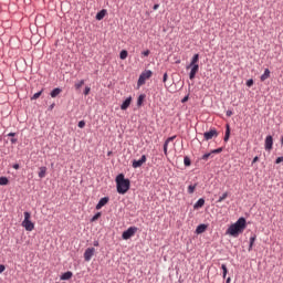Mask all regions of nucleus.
<instances>
[{
    "label": "nucleus",
    "mask_w": 283,
    "mask_h": 283,
    "mask_svg": "<svg viewBox=\"0 0 283 283\" xmlns=\"http://www.w3.org/2000/svg\"><path fill=\"white\" fill-rule=\"evenodd\" d=\"M77 127H80V129H83V127H85V120H80Z\"/></svg>",
    "instance_id": "e433bc0d"
},
{
    "label": "nucleus",
    "mask_w": 283,
    "mask_h": 283,
    "mask_svg": "<svg viewBox=\"0 0 283 283\" xmlns=\"http://www.w3.org/2000/svg\"><path fill=\"white\" fill-rule=\"evenodd\" d=\"M247 86L248 87H253V80H248L247 81Z\"/></svg>",
    "instance_id": "58836bf2"
},
{
    "label": "nucleus",
    "mask_w": 283,
    "mask_h": 283,
    "mask_svg": "<svg viewBox=\"0 0 283 283\" xmlns=\"http://www.w3.org/2000/svg\"><path fill=\"white\" fill-rule=\"evenodd\" d=\"M94 247H98V241H94Z\"/></svg>",
    "instance_id": "3c124183"
},
{
    "label": "nucleus",
    "mask_w": 283,
    "mask_h": 283,
    "mask_svg": "<svg viewBox=\"0 0 283 283\" xmlns=\"http://www.w3.org/2000/svg\"><path fill=\"white\" fill-rule=\"evenodd\" d=\"M30 218H32V214L25 211L24 220L22 221V227L25 229V231H34V222H32Z\"/></svg>",
    "instance_id": "20e7f679"
},
{
    "label": "nucleus",
    "mask_w": 283,
    "mask_h": 283,
    "mask_svg": "<svg viewBox=\"0 0 283 283\" xmlns=\"http://www.w3.org/2000/svg\"><path fill=\"white\" fill-rule=\"evenodd\" d=\"M72 275H74V274L72 272L67 271L61 275V280H72Z\"/></svg>",
    "instance_id": "b1692460"
},
{
    "label": "nucleus",
    "mask_w": 283,
    "mask_h": 283,
    "mask_svg": "<svg viewBox=\"0 0 283 283\" xmlns=\"http://www.w3.org/2000/svg\"><path fill=\"white\" fill-rule=\"evenodd\" d=\"M260 160L259 157H254L253 160H252V165H255V163H258Z\"/></svg>",
    "instance_id": "a18cd8bd"
},
{
    "label": "nucleus",
    "mask_w": 283,
    "mask_h": 283,
    "mask_svg": "<svg viewBox=\"0 0 283 283\" xmlns=\"http://www.w3.org/2000/svg\"><path fill=\"white\" fill-rule=\"evenodd\" d=\"M153 72L151 71H144L140 75H139V78H138V82H137V86L138 87H142V85H145V82L147 80H149L150 76H153Z\"/></svg>",
    "instance_id": "39448f33"
},
{
    "label": "nucleus",
    "mask_w": 283,
    "mask_h": 283,
    "mask_svg": "<svg viewBox=\"0 0 283 283\" xmlns=\"http://www.w3.org/2000/svg\"><path fill=\"white\" fill-rule=\"evenodd\" d=\"M90 92H92V88L90 86H86L84 90V96H88Z\"/></svg>",
    "instance_id": "f704fd0d"
},
{
    "label": "nucleus",
    "mask_w": 283,
    "mask_h": 283,
    "mask_svg": "<svg viewBox=\"0 0 283 283\" xmlns=\"http://www.w3.org/2000/svg\"><path fill=\"white\" fill-rule=\"evenodd\" d=\"M255 235H252L251 238H250V245H249V249H248V251H252V249H253V244H255Z\"/></svg>",
    "instance_id": "a878e982"
},
{
    "label": "nucleus",
    "mask_w": 283,
    "mask_h": 283,
    "mask_svg": "<svg viewBox=\"0 0 283 283\" xmlns=\"http://www.w3.org/2000/svg\"><path fill=\"white\" fill-rule=\"evenodd\" d=\"M129 105H132V96L127 97L123 104L120 105V109H123L125 112V109H127L129 107Z\"/></svg>",
    "instance_id": "4468645a"
},
{
    "label": "nucleus",
    "mask_w": 283,
    "mask_h": 283,
    "mask_svg": "<svg viewBox=\"0 0 283 283\" xmlns=\"http://www.w3.org/2000/svg\"><path fill=\"white\" fill-rule=\"evenodd\" d=\"M3 271H6V265L0 264V274L3 273Z\"/></svg>",
    "instance_id": "37998d69"
},
{
    "label": "nucleus",
    "mask_w": 283,
    "mask_h": 283,
    "mask_svg": "<svg viewBox=\"0 0 283 283\" xmlns=\"http://www.w3.org/2000/svg\"><path fill=\"white\" fill-rule=\"evenodd\" d=\"M59 94H61V88H54L51 92V98H56V96H59Z\"/></svg>",
    "instance_id": "393cba45"
},
{
    "label": "nucleus",
    "mask_w": 283,
    "mask_h": 283,
    "mask_svg": "<svg viewBox=\"0 0 283 283\" xmlns=\"http://www.w3.org/2000/svg\"><path fill=\"white\" fill-rule=\"evenodd\" d=\"M226 116H228V117L233 116V112L232 111H227Z\"/></svg>",
    "instance_id": "79ce46f5"
},
{
    "label": "nucleus",
    "mask_w": 283,
    "mask_h": 283,
    "mask_svg": "<svg viewBox=\"0 0 283 283\" xmlns=\"http://www.w3.org/2000/svg\"><path fill=\"white\" fill-rule=\"evenodd\" d=\"M105 14H107L106 10H102L96 14V19L97 21H103V19H105Z\"/></svg>",
    "instance_id": "4be33fe9"
},
{
    "label": "nucleus",
    "mask_w": 283,
    "mask_h": 283,
    "mask_svg": "<svg viewBox=\"0 0 283 283\" xmlns=\"http://www.w3.org/2000/svg\"><path fill=\"white\" fill-rule=\"evenodd\" d=\"M271 71L269 69H265L264 73L261 75V81L264 82L266 78H270Z\"/></svg>",
    "instance_id": "412c9836"
},
{
    "label": "nucleus",
    "mask_w": 283,
    "mask_h": 283,
    "mask_svg": "<svg viewBox=\"0 0 283 283\" xmlns=\"http://www.w3.org/2000/svg\"><path fill=\"white\" fill-rule=\"evenodd\" d=\"M221 269H222V271H223V277H227V273H228L227 265H226V264H222V265H221Z\"/></svg>",
    "instance_id": "c9c22d12"
},
{
    "label": "nucleus",
    "mask_w": 283,
    "mask_h": 283,
    "mask_svg": "<svg viewBox=\"0 0 283 283\" xmlns=\"http://www.w3.org/2000/svg\"><path fill=\"white\" fill-rule=\"evenodd\" d=\"M229 198V192H224L219 199L218 202H223V200H227Z\"/></svg>",
    "instance_id": "473e14b6"
},
{
    "label": "nucleus",
    "mask_w": 283,
    "mask_h": 283,
    "mask_svg": "<svg viewBox=\"0 0 283 283\" xmlns=\"http://www.w3.org/2000/svg\"><path fill=\"white\" fill-rule=\"evenodd\" d=\"M138 231L136 227H129L126 231L123 232L122 238L123 240H129V238H134Z\"/></svg>",
    "instance_id": "423d86ee"
},
{
    "label": "nucleus",
    "mask_w": 283,
    "mask_h": 283,
    "mask_svg": "<svg viewBox=\"0 0 283 283\" xmlns=\"http://www.w3.org/2000/svg\"><path fill=\"white\" fill-rule=\"evenodd\" d=\"M95 252H96V249H94V248L86 249L84 252L85 262H90V260H92V258L94 256Z\"/></svg>",
    "instance_id": "6e6552de"
},
{
    "label": "nucleus",
    "mask_w": 283,
    "mask_h": 283,
    "mask_svg": "<svg viewBox=\"0 0 283 283\" xmlns=\"http://www.w3.org/2000/svg\"><path fill=\"white\" fill-rule=\"evenodd\" d=\"M102 213L97 212L92 219L91 222H96V220H98V218H101Z\"/></svg>",
    "instance_id": "72a5a7b5"
},
{
    "label": "nucleus",
    "mask_w": 283,
    "mask_h": 283,
    "mask_svg": "<svg viewBox=\"0 0 283 283\" xmlns=\"http://www.w3.org/2000/svg\"><path fill=\"white\" fill-rule=\"evenodd\" d=\"M198 187V184L190 185L188 187V193H193L196 191V188Z\"/></svg>",
    "instance_id": "c85d7f7f"
},
{
    "label": "nucleus",
    "mask_w": 283,
    "mask_h": 283,
    "mask_svg": "<svg viewBox=\"0 0 283 283\" xmlns=\"http://www.w3.org/2000/svg\"><path fill=\"white\" fill-rule=\"evenodd\" d=\"M8 136L12 137V136H17V134H14V133H9Z\"/></svg>",
    "instance_id": "09e8293b"
},
{
    "label": "nucleus",
    "mask_w": 283,
    "mask_h": 283,
    "mask_svg": "<svg viewBox=\"0 0 283 283\" xmlns=\"http://www.w3.org/2000/svg\"><path fill=\"white\" fill-rule=\"evenodd\" d=\"M145 163H147V156L143 155L139 160H133V168L138 169V167L143 166Z\"/></svg>",
    "instance_id": "1a4fd4ad"
},
{
    "label": "nucleus",
    "mask_w": 283,
    "mask_h": 283,
    "mask_svg": "<svg viewBox=\"0 0 283 283\" xmlns=\"http://www.w3.org/2000/svg\"><path fill=\"white\" fill-rule=\"evenodd\" d=\"M205 140H211L212 138H218V130L216 128L210 129L203 134Z\"/></svg>",
    "instance_id": "0eeeda50"
},
{
    "label": "nucleus",
    "mask_w": 283,
    "mask_h": 283,
    "mask_svg": "<svg viewBox=\"0 0 283 283\" xmlns=\"http://www.w3.org/2000/svg\"><path fill=\"white\" fill-rule=\"evenodd\" d=\"M200 61V54H195L190 61V64L186 66V70H190L189 78L193 81L196 78V74L200 71V65L198 64Z\"/></svg>",
    "instance_id": "f03ea898"
},
{
    "label": "nucleus",
    "mask_w": 283,
    "mask_h": 283,
    "mask_svg": "<svg viewBox=\"0 0 283 283\" xmlns=\"http://www.w3.org/2000/svg\"><path fill=\"white\" fill-rule=\"evenodd\" d=\"M174 140H176V136L169 137L166 139L165 144H164V154L165 156H167V147H169L170 143H174Z\"/></svg>",
    "instance_id": "ddd939ff"
},
{
    "label": "nucleus",
    "mask_w": 283,
    "mask_h": 283,
    "mask_svg": "<svg viewBox=\"0 0 283 283\" xmlns=\"http://www.w3.org/2000/svg\"><path fill=\"white\" fill-rule=\"evenodd\" d=\"M229 138H231V126H229V124H227L226 126V135H224V143H229Z\"/></svg>",
    "instance_id": "f3484780"
},
{
    "label": "nucleus",
    "mask_w": 283,
    "mask_h": 283,
    "mask_svg": "<svg viewBox=\"0 0 283 283\" xmlns=\"http://www.w3.org/2000/svg\"><path fill=\"white\" fill-rule=\"evenodd\" d=\"M244 229H247V219L241 217L235 223L231 224L228 228L227 233L229 235H232V238H238V235H240V233H242Z\"/></svg>",
    "instance_id": "f257e3e1"
},
{
    "label": "nucleus",
    "mask_w": 283,
    "mask_h": 283,
    "mask_svg": "<svg viewBox=\"0 0 283 283\" xmlns=\"http://www.w3.org/2000/svg\"><path fill=\"white\" fill-rule=\"evenodd\" d=\"M46 174H48V167L45 166L40 167V171L38 174L39 178H45Z\"/></svg>",
    "instance_id": "a211bd4d"
},
{
    "label": "nucleus",
    "mask_w": 283,
    "mask_h": 283,
    "mask_svg": "<svg viewBox=\"0 0 283 283\" xmlns=\"http://www.w3.org/2000/svg\"><path fill=\"white\" fill-rule=\"evenodd\" d=\"M184 165H185L186 167H191V159H190L189 157H185V158H184Z\"/></svg>",
    "instance_id": "7c9ffc66"
},
{
    "label": "nucleus",
    "mask_w": 283,
    "mask_h": 283,
    "mask_svg": "<svg viewBox=\"0 0 283 283\" xmlns=\"http://www.w3.org/2000/svg\"><path fill=\"white\" fill-rule=\"evenodd\" d=\"M205 207V199L200 198L195 205L193 209H202Z\"/></svg>",
    "instance_id": "6ab92c4d"
},
{
    "label": "nucleus",
    "mask_w": 283,
    "mask_h": 283,
    "mask_svg": "<svg viewBox=\"0 0 283 283\" xmlns=\"http://www.w3.org/2000/svg\"><path fill=\"white\" fill-rule=\"evenodd\" d=\"M265 149L266 151H271V149H273V136L271 135L265 138Z\"/></svg>",
    "instance_id": "9b49d317"
},
{
    "label": "nucleus",
    "mask_w": 283,
    "mask_h": 283,
    "mask_svg": "<svg viewBox=\"0 0 283 283\" xmlns=\"http://www.w3.org/2000/svg\"><path fill=\"white\" fill-rule=\"evenodd\" d=\"M280 163H283V157L276 158L275 164H276V165H280Z\"/></svg>",
    "instance_id": "a19ab883"
},
{
    "label": "nucleus",
    "mask_w": 283,
    "mask_h": 283,
    "mask_svg": "<svg viewBox=\"0 0 283 283\" xmlns=\"http://www.w3.org/2000/svg\"><path fill=\"white\" fill-rule=\"evenodd\" d=\"M167 78H169V75L167 73L164 74L163 82L167 83Z\"/></svg>",
    "instance_id": "ea45409f"
},
{
    "label": "nucleus",
    "mask_w": 283,
    "mask_h": 283,
    "mask_svg": "<svg viewBox=\"0 0 283 283\" xmlns=\"http://www.w3.org/2000/svg\"><path fill=\"white\" fill-rule=\"evenodd\" d=\"M187 101H189V95L185 96V97L181 99V103H187Z\"/></svg>",
    "instance_id": "c03bdc74"
},
{
    "label": "nucleus",
    "mask_w": 283,
    "mask_h": 283,
    "mask_svg": "<svg viewBox=\"0 0 283 283\" xmlns=\"http://www.w3.org/2000/svg\"><path fill=\"white\" fill-rule=\"evenodd\" d=\"M8 182H10V180H8V177H0V186H6L8 185Z\"/></svg>",
    "instance_id": "cd10ccee"
},
{
    "label": "nucleus",
    "mask_w": 283,
    "mask_h": 283,
    "mask_svg": "<svg viewBox=\"0 0 283 283\" xmlns=\"http://www.w3.org/2000/svg\"><path fill=\"white\" fill-rule=\"evenodd\" d=\"M229 138H231V126H229V124H227L226 126V135H224V143H229Z\"/></svg>",
    "instance_id": "dca6fc26"
},
{
    "label": "nucleus",
    "mask_w": 283,
    "mask_h": 283,
    "mask_svg": "<svg viewBox=\"0 0 283 283\" xmlns=\"http://www.w3.org/2000/svg\"><path fill=\"white\" fill-rule=\"evenodd\" d=\"M85 85V80H81L80 82H76L74 87L75 90H78L80 87H83Z\"/></svg>",
    "instance_id": "bb28decb"
},
{
    "label": "nucleus",
    "mask_w": 283,
    "mask_h": 283,
    "mask_svg": "<svg viewBox=\"0 0 283 283\" xmlns=\"http://www.w3.org/2000/svg\"><path fill=\"white\" fill-rule=\"evenodd\" d=\"M229 282H231V279H228V280H227V283H229Z\"/></svg>",
    "instance_id": "864d4df0"
},
{
    "label": "nucleus",
    "mask_w": 283,
    "mask_h": 283,
    "mask_svg": "<svg viewBox=\"0 0 283 283\" xmlns=\"http://www.w3.org/2000/svg\"><path fill=\"white\" fill-rule=\"evenodd\" d=\"M11 143H12V145H14L15 143H17V139H11Z\"/></svg>",
    "instance_id": "8fccbe9b"
},
{
    "label": "nucleus",
    "mask_w": 283,
    "mask_h": 283,
    "mask_svg": "<svg viewBox=\"0 0 283 283\" xmlns=\"http://www.w3.org/2000/svg\"><path fill=\"white\" fill-rule=\"evenodd\" d=\"M19 168H20L19 164L13 165V169H19Z\"/></svg>",
    "instance_id": "de8ad7c7"
},
{
    "label": "nucleus",
    "mask_w": 283,
    "mask_h": 283,
    "mask_svg": "<svg viewBox=\"0 0 283 283\" xmlns=\"http://www.w3.org/2000/svg\"><path fill=\"white\" fill-rule=\"evenodd\" d=\"M107 202H109V197H104L102 198L98 203L96 205L95 209H97V211L99 209H103V207H105V205H107Z\"/></svg>",
    "instance_id": "f8f14e48"
},
{
    "label": "nucleus",
    "mask_w": 283,
    "mask_h": 283,
    "mask_svg": "<svg viewBox=\"0 0 283 283\" xmlns=\"http://www.w3.org/2000/svg\"><path fill=\"white\" fill-rule=\"evenodd\" d=\"M205 231H207V224H199L196 229V233L200 234V233H205Z\"/></svg>",
    "instance_id": "aec40b11"
},
{
    "label": "nucleus",
    "mask_w": 283,
    "mask_h": 283,
    "mask_svg": "<svg viewBox=\"0 0 283 283\" xmlns=\"http://www.w3.org/2000/svg\"><path fill=\"white\" fill-rule=\"evenodd\" d=\"M127 51L126 50H123V51H120V53H119V59H122V61H125V59H127Z\"/></svg>",
    "instance_id": "c756f323"
},
{
    "label": "nucleus",
    "mask_w": 283,
    "mask_h": 283,
    "mask_svg": "<svg viewBox=\"0 0 283 283\" xmlns=\"http://www.w3.org/2000/svg\"><path fill=\"white\" fill-rule=\"evenodd\" d=\"M50 109H54V104H52V105L50 106Z\"/></svg>",
    "instance_id": "603ef678"
},
{
    "label": "nucleus",
    "mask_w": 283,
    "mask_h": 283,
    "mask_svg": "<svg viewBox=\"0 0 283 283\" xmlns=\"http://www.w3.org/2000/svg\"><path fill=\"white\" fill-rule=\"evenodd\" d=\"M213 154H222V148H217L211 150V153H207L202 156V160H209V158H213Z\"/></svg>",
    "instance_id": "9d476101"
},
{
    "label": "nucleus",
    "mask_w": 283,
    "mask_h": 283,
    "mask_svg": "<svg viewBox=\"0 0 283 283\" xmlns=\"http://www.w3.org/2000/svg\"><path fill=\"white\" fill-rule=\"evenodd\" d=\"M115 180L117 185V192L125 195L129 191L130 181L129 179H125V175L119 174Z\"/></svg>",
    "instance_id": "7ed1b4c3"
},
{
    "label": "nucleus",
    "mask_w": 283,
    "mask_h": 283,
    "mask_svg": "<svg viewBox=\"0 0 283 283\" xmlns=\"http://www.w3.org/2000/svg\"><path fill=\"white\" fill-rule=\"evenodd\" d=\"M149 54H151V51H149V50L142 52V56H149Z\"/></svg>",
    "instance_id": "4c0bfd02"
},
{
    "label": "nucleus",
    "mask_w": 283,
    "mask_h": 283,
    "mask_svg": "<svg viewBox=\"0 0 283 283\" xmlns=\"http://www.w3.org/2000/svg\"><path fill=\"white\" fill-rule=\"evenodd\" d=\"M160 8V4H155L154 7H153V10H158Z\"/></svg>",
    "instance_id": "49530a36"
},
{
    "label": "nucleus",
    "mask_w": 283,
    "mask_h": 283,
    "mask_svg": "<svg viewBox=\"0 0 283 283\" xmlns=\"http://www.w3.org/2000/svg\"><path fill=\"white\" fill-rule=\"evenodd\" d=\"M229 138H231V126H229V124H227L226 126V135H224V143H229Z\"/></svg>",
    "instance_id": "2eb2a0df"
},
{
    "label": "nucleus",
    "mask_w": 283,
    "mask_h": 283,
    "mask_svg": "<svg viewBox=\"0 0 283 283\" xmlns=\"http://www.w3.org/2000/svg\"><path fill=\"white\" fill-rule=\"evenodd\" d=\"M42 94H43V91H40V92L35 93V94L31 97V101H36V98H40Z\"/></svg>",
    "instance_id": "2f4dec72"
},
{
    "label": "nucleus",
    "mask_w": 283,
    "mask_h": 283,
    "mask_svg": "<svg viewBox=\"0 0 283 283\" xmlns=\"http://www.w3.org/2000/svg\"><path fill=\"white\" fill-rule=\"evenodd\" d=\"M143 103H145V94H142L137 98V107H143Z\"/></svg>",
    "instance_id": "5701e85b"
}]
</instances>
